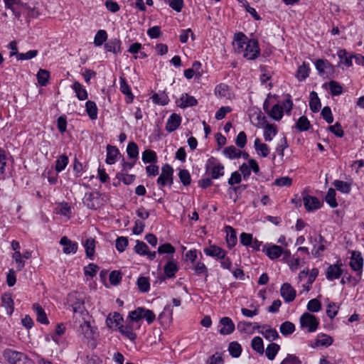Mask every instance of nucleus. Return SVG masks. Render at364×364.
Here are the masks:
<instances>
[{
    "instance_id": "1",
    "label": "nucleus",
    "mask_w": 364,
    "mask_h": 364,
    "mask_svg": "<svg viewBox=\"0 0 364 364\" xmlns=\"http://www.w3.org/2000/svg\"><path fill=\"white\" fill-rule=\"evenodd\" d=\"M206 173H208L212 179H218L224 176V166L214 157L210 156L205 164Z\"/></svg>"
},
{
    "instance_id": "2",
    "label": "nucleus",
    "mask_w": 364,
    "mask_h": 364,
    "mask_svg": "<svg viewBox=\"0 0 364 364\" xmlns=\"http://www.w3.org/2000/svg\"><path fill=\"white\" fill-rule=\"evenodd\" d=\"M301 328H306L309 333L315 332L319 325V321L317 317L310 313H304L299 318Z\"/></svg>"
},
{
    "instance_id": "3",
    "label": "nucleus",
    "mask_w": 364,
    "mask_h": 364,
    "mask_svg": "<svg viewBox=\"0 0 364 364\" xmlns=\"http://www.w3.org/2000/svg\"><path fill=\"white\" fill-rule=\"evenodd\" d=\"M3 355L9 364H27L29 362V359L26 354L10 348L4 350Z\"/></svg>"
},
{
    "instance_id": "4",
    "label": "nucleus",
    "mask_w": 364,
    "mask_h": 364,
    "mask_svg": "<svg viewBox=\"0 0 364 364\" xmlns=\"http://www.w3.org/2000/svg\"><path fill=\"white\" fill-rule=\"evenodd\" d=\"M244 58L247 60H255L260 54V48L259 42L257 39L250 38L246 44L245 48L243 49Z\"/></svg>"
},
{
    "instance_id": "5",
    "label": "nucleus",
    "mask_w": 364,
    "mask_h": 364,
    "mask_svg": "<svg viewBox=\"0 0 364 364\" xmlns=\"http://www.w3.org/2000/svg\"><path fill=\"white\" fill-rule=\"evenodd\" d=\"M343 263L341 259H338L336 264H330L326 272V277L329 281H333L340 278L343 273L342 269Z\"/></svg>"
},
{
    "instance_id": "6",
    "label": "nucleus",
    "mask_w": 364,
    "mask_h": 364,
    "mask_svg": "<svg viewBox=\"0 0 364 364\" xmlns=\"http://www.w3.org/2000/svg\"><path fill=\"white\" fill-rule=\"evenodd\" d=\"M350 267L353 271L357 272V276L358 277V281L361 278L362 269L363 267V259L360 252H353L350 260Z\"/></svg>"
},
{
    "instance_id": "7",
    "label": "nucleus",
    "mask_w": 364,
    "mask_h": 364,
    "mask_svg": "<svg viewBox=\"0 0 364 364\" xmlns=\"http://www.w3.org/2000/svg\"><path fill=\"white\" fill-rule=\"evenodd\" d=\"M303 201L304 207L308 212L318 210L323 205V202H321L317 197L309 195L303 196Z\"/></svg>"
},
{
    "instance_id": "8",
    "label": "nucleus",
    "mask_w": 364,
    "mask_h": 364,
    "mask_svg": "<svg viewBox=\"0 0 364 364\" xmlns=\"http://www.w3.org/2000/svg\"><path fill=\"white\" fill-rule=\"evenodd\" d=\"M100 198V192H90L86 193L85 196L83 203L89 209L97 210V208L99 207Z\"/></svg>"
},
{
    "instance_id": "9",
    "label": "nucleus",
    "mask_w": 364,
    "mask_h": 364,
    "mask_svg": "<svg viewBox=\"0 0 364 364\" xmlns=\"http://www.w3.org/2000/svg\"><path fill=\"white\" fill-rule=\"evenodd\" d=\"M7 9H10L14 16L19 20L21 18V9H23L24 3L21 0H3Z\"/></svg>"
},
{
    "instance_id": "10",
    "label": "nucleus",
    "mask_w": 364,
    "mask_h": 364,
    "mask_svg": "<svg viewBox=\"0 0 364 364\" xmlns=\"http://www.w3.org/2000/svg\"><path fill=\"white\" fill-rule=\"evenodd\" d=\"M60 245L63 246V252L66 255L75 254L78 248L77 242L72 241L67 236H63L59 242Z\"/></svg>"
},
{
    "instance_id": "11",
    "label": "nucleus",
    "mask_w": 364,
    "mask_h": 364,
    "mask_svg": "<svg viewBox=\"0 0 364 364\" xmlns=\"http://www.w3.org/2000/svg\"><path fill=\"white\" fill-rule=\"evenodd\" d=\"M280 294L285 302L290 303L295 299L296 290L289 283H284L280 289Z\"/></svg>"
},
{
    "instance_id": "12",
    "label": "nucleus",
    "mask_w": 364,
    "mask_h": 364,
    "mask_svg": "<svg viewBox=\"0 0 364 364\" xmlns=\"http://www.w3.org/2000/svg\"><path fill=\"white\" fill-rule=\"evenodd\" d=\"M219 324L222 326L219 329V333L221 335H230L235 329V323L230 318L227 316L221 318L219 321Z\"/></svg>"
},
{
    "instance_id": "13",
    "label": "nucleus",
    "mask_w": 364,
    "mask_h": 364,
    "mask_svg": "<svg viewBox=\"0 0 364 364\" xmlns=\"http://www.w3.org/2000/svg\"><path fill=\"white\" fill-rule=\"evenodd\" d=\"M173 168L168 164H165L161 168V173L157 178V184L161 186H166V181L173 174Z\"/></svg>"
},
{
    "instance_id": "14",
    "label": "nucleus",
    "mask_w": 364,
    "mask_h": 364,
    "mask_svg": "<svg viewBox=\"0 0 364 364\" xmlns=\"http://www.w3.org/2000/svg\"><path fill=\"white\" fill-rule=\"evenodd\" d=\"M68 303L72 306L74 312H82L84 309V301L81 298H77V293L68 294Z\"/></svg>"
},
{
    "instance_id": "15",
    "label": "nucleus",
    "mask_w": 364,
    "mask_h": 364,
    "mask_svg": "<svg viewBox=\"0 0 364 364\" xmlns=\"http://www.w3.org/2000/svg\"><path fill=\"white\" fill-rule=\"evenodd\" d=\"M119 90L122 94L125 95V101L127 103H132L134 100V95L132 92L130 86L128 85L125 77H119Z\"/></svg>"
},
{
    "instance_id": "16",
    "label": "nucleus",
    "mask_w": 364,
    "mask_h": 364,
    "mask_svg": "<svg viewBox=\"0 0 364 364\" xmlns=\"http://www.w3.org/2000/svg\"><path fill=\"white\" fill-rule=\"evenodd\" d=\"M181 120V117L179 114H171L166 122V130L169 133L174 132L180 127Z\"/></svg>"
},
{
    "instance_id": "17",
    "label": "nucleus",
    "mask_w": 364,
    "mask_h": 364,
    "mask_svg": "<svg viewBox=\"0 0 364 364\" xmlns=\"http://www.w3.org/2000/svg\"><path fill=\"white\" fill-rule=\"evenodd\" d=\"M119 331L132 341L136 338V334L134 332V323L130 320H127L126 325L122 324L119 327Z\"/></svg>"
},
{
    "instance_id": "18",
    "label": "nucleus",
    "mask_w": 364,
    "mask_h": 364,
    "mask_svg": "<svg viewBox=\"0 0 364 364\" xmlns=\"http://www.w3.org/2000/svg\"><path fill=\"white\" fill-rule=\"evenodd\" d=\"M123 318L118 312L110 313L107 317L106 324L108 328H111L113 326L119 331V327L122 326Z\"/></svg>"
},
{
    "instance_id": "19",
    "label": "nucleus",
    "mask_w": 364,
    "mask_h": 364,
    "mask_svg": "<svg viewBox=\"0 0 364 364\" xmlns=\"http://www.w3.org/2000/svg\"><path fill=\"white\" fill-rule=\"evenodd\" d=\"M248 41V38L243 33L239 32L235 33L234 36V46L235 47V50L239 53H242L244 49V46H246Z\"/></svg>"
},
{
    "instance_id": "20",
    "label": "nucleus",
    "mask_w": 364,
    "mask_h": 364,
    "mask_svg": "<svg viewBox=\"0 0 364 364\" xmlns=\"http://www.w3.org/2000/svg\"><path fill=\"white\" fill-rule=\"evenodd\" d=\"M203 252L207 256L216 257L219 259L222 257L223 258L224 255H227L225 250L216 245H210L209 247L205 248Z\"/></svg>"
},
{
    "instance_id": "21",
    "label": "nucleus",
    "mask_w": 364,
    "mask_h": 364,
    "mask_svg": "<svg viewBox=\"0 0 364 364\" xmlns=\"http://www.w3.org/2000/svg\"><path fill=\"white\" fill-rule=\"evenodd\" d=\"M121 41L118 38H111L104 45V48L107 52H112L115 55L121 53Z\"/></svg>"
},
{
    "instance_id": "22",
    "label": "nucleus",
    "mask_w": 364,
    "mask_h": 364,
    "mask_svg": "<svg viewBox=\"0 0 364 364\" xmlns=\"http://www.w3.org/2000/svg\"><path fill=\"white\" fill-rule=\"evenodd\" d=\"M95 245L96 241L92 237H88L84 242H82V245L85 250L86 257L90 259H92L94 257L95 252Z\"/></svg>"
},
{
    "instance_id": "23",
    "label": "nucleus",
    "mask_w": 364,
    "mask_h": 364,
    "mask_svg": "<svg viewBox=\"0 0 364 364\" xmlns=\"http://www.w3.org/2000/svg\"><path fill=\"white\" fill-rule=\"evenodd\" d=\"M119 154V151L117 146L108 144L107 146L106 163L109 165L115 164Z\"/></svg>"
},
{
    "instance_id": "24",
    "label": "nucleus",
    "mask_w": 364,
    "mask_h": 364,
    "mask_svg": "<svg viewBox=\"0 0 364 364\" xmlns=\"http://www.w3.org/2000/svg\"><path fill=\"white\" fill-rule=\"evenodd\" d=\"M3 306L6 309L8 315H11L14 311V302L11 293H4L1 296Z\"/></svg>"
},
{
    "instance_id": "25",
    "label": "nucleus",
    "mask_w": 364,
    "mask_h": 364,
    "mask_svg": "<svg viewBox=\"0 0 364 364\" xmlns=\"http://www.w3.org/2000/svg\"><path fill=\"white\" fill-rule=\"evenodd\" d=\"M226 242L229 249H232L237 244V238L235 230L231 226H226Z\"/></svg>"
},
{
    "instance_id": "26",
    "label": "nucleus",
    "mask_w": 364,
    "mask_h": 364,
    "mask_svg": "<svg viewBox=\"0 0 364 364\" xmlns=\"http://www.w3.org/2000/svg\"><path fill=\"white\" fill-rule=\"evenodd\" d=\"M33 309L36 314V320L42 324H48L49 321L43 307L38 303L33 305Z\"/></svg>"
},
{
    "instance_id": "27",
    "label": "nucleus",
    "mask_w": 364,
    "mask_h": 364,
    "mask_svg": "<svg viewBox=\"0 0 364 364\" xmlns=\"http://www.w3.org/2000/svg\"><path fill=\"white\" fill-rule=\"evenodd\" d=\"M72 88L74 90L76 97L79 100H85L88 97V94L85 88L77 81L74 82L72 85Z\"/></svg>"
},
{
    "instance_id": "28",
    "label": "nucleus",
    "mask_w": 364,
    "mask_h": 364,
    "mask_svg": "<svg viewBox=\"0 0 364 364\" xmlns=\"http://www.w3.org/2000/svg\"><path fill=\"white\" fill-rule=\"evenodd\" d=\"M181 103L178 105L181 108L193 107L198 105L197 100L187 93L183 94L180 98Z\"/></svg>"
},
{
    "instance_id": "29",
    "label": "nucleus",
    "mask_w": 364,
    "mask_h": 364,
    "mask_svg": "<svg viewBox=\"0 0 364 364\" xmlns=\"http://www.w3.org/2000/svg\"><path fill=\"white\" fill-rule=\"evenodd\" d=\"M321 104L317 93L315 91L310 92L309 107L312 112L316 113L321 109Z\"/></svg>"
},
{
    "instance_id": "30",
    "label": "nucleus",
    "mask_w": 364,
    "mask_h": 364,
    "mask_svg": "<svg viewBox=\"0 0 364 364\" xmlns=\"http://www.w3.org/2000/svg\"><path fill=\"white\" fill-rule=\"evenodd\" d=\"M20 9L21 16L22 15H26L28 18H36L40 15V12L36 6L31 7L26 3H24L23 9Z\"/></svg>"
},
{
    "instance_id": "31",
    "label": "nucleus",
    "mask_w": 364,
    "mask_h": 364,
    "mask_svg": "<svg viewBox=\"0 0 364 364\" xmlns=\"http://www.w3.org/2000/svg\"><path fill=\"white\" fill-rule=\"evenodd\" d=\"M178 271V267L172 261L167 262L164 267V274L167 278H174Z\"/></svg>"
},
{
    "instance_id": "32",
    "label": "nucleus",
    "mask_w": 364,
    "mask_h": 364,
    "mask_svg": "<svg viewBox=\"0 0 364 364\" xmlns=\"http://www.w3.org/2000/svg\"><path fill=\"white\" fill-rule=\"evenodd\" d=\"M85 110L92 120L97 119L98 108L94 101L88 100L85 103Z\"/></svg>"
},
{
    "instance_id": "33",
    "label": "nucleus",
    "mask_w": 364,
    "mask_h": 364,
    "mask_svg": "<svg viewBox=\"0 0 364 364\" xmlns=\"http://www.w3.org/2000/svg\"><path fill=\"white\" fill-rule=\"evenodd\" d=\"M36 77L38 80V83L43 87L46 86L48 82L50 77V72L47 70L44 69H39L36 74Z\"/></svg>"
},
{
    "instance_id": "34",
    "label": "nucleus",
    "mask_w": 364,
    "mask_h": 364,
    "mask_svg": "<svg viewBox=\"0 0 364 364\" xmlns=\"http://www.w3.org/2000/svg\"><path fill=\"white\" fill-rule=\"evenodd\" d=\"M223 153L230 159H239L241 157L242 154V151L232 145L225 147Z\"/></svg>"
},
{
    "instance_id": "35",
    "label": "nucleus",
    "mask_w": 364,
    "mask_h": 364,
    "mask_svg": "<svg viewBox=\"0 0 364 364\" xmlns=\"http://www.w3.org/2000/svg\"><path fill=\"white\" fill-rule=\"evenodd\" d=\"M259 333L262 334L264 338L269 341L277 340L279 338V335L276 329L272 328L269 326H267L263 331H259Z\"/></svg>"
},
{
    "instance_id": "36",
    "label": "nucleus",
    "mask_w": 364,
    "mask_h": 364,
    "mask_svg": "<svg viewBox=\"0 0 364 364\" xmlns=\"http://www.w3.org/2000/svg\"><path fill=\"white\" fill-rule=\"evenodd\" d=\"M283 253V248L279 245H273L268 247L266 250L267 255L271 259L279 258Z\"/></svg>"
},
{
    "instance_id": "37",
    "label": "nucleus",
    "mask_w": 364,
    "mask_h": 364,
    "mask_svg": "<svg viewBox=\"0 0 364 364\" xmlns=\"http://www.w3.org/2000/svg\"><path fill=\"white\" fill-rule=\"evenodd\" d=\"M333 185L334 186L337 191L342 193L348 194L351 191V183L346 181L335 180L333 182Z\"/></svg>"
},
{
    "instance_id": "38",
    "label": "nucleus",
    "mask_w": 364,
    "mask_h": 364,
    "mask_svg": "<svg viewBox=\"0 0 364 364\" xmlns=\"http://www.w3.org/2000/svg\"><path fill=\"white\" fill-rule=\"evenodd\" d=\"M69 163L68 156L66 154H61L55 161V170L57 173L63 171Z\"/></svg>"
},
{
    "instance_id": "39",
    "label": "nucleus",
    "mask_w": 364,
    "mask_h": 364,
    "mask_svg": "<svg viewBox=\"0 0 364 364\" xmlns=\"http://www.w3.org/2000/svg\"><path fill=\"white\" fill-rule=\"evenodd\" d=\"M310 127V122L306 116L300 117L294 126V128L301 132L308 131Z\"/></svg>"
},
{
    "instance_id": "40",
    "label": "nucleus",
    "mask_w": 364,
    "mask_h": 364,
    "mask_svg": "<svg viewBox=\"0 0 364 364\" xmlns=\"http://www.w3.org/2000/svg\"><path fill=\"white\" fill-rule=\"evenodd\" d=\"M295 325L289 321L283 322L279 327L280 333L284 336H287L292 334L295 331Z\"/></svg>"
},
{
    "instance_id": "41",
    "label": "nucleus",
    "mask_w": 364,
    "mask_h": 364,
    "mask_svg": "<svg viewBox=\"0 0 364 364\" xmlns=\"http://www.w3.org/2000/svg\"><path fill=\"white\" fill-rule=\"evenodd\" d=\"M310 68L309 64L305 62L298 68L296 77L299 81H303L309 75Z\"/></svg>"
},
{
    "instance_id": "42",
    "label": "nucleus",
    "mask_w": 364,
    "mask_h": 364,
    "mask_svg": "<svg viewBox=\"0 0 364 364\" xmlns=\"http://www.w3.org/2000/svg\"><path fill=\"white\" fill-rule=\"evenodd\" d=\"M277 127L274 124H267L264 127V138L266 141H270L277 134Z\"/></svg>"
},
{
    "instance_id": "43",
    "label": "nucleus",
    "mask_w": 364,
    "mask_h": 364,
    "mask_svg": "<svg viewBox=\"0 0 364 364\" xmlns=\"http://www.w3.org/2000/svg\"><path fill=\"white\" fill-rule=\"evenodd\" d=\"M337 54L340 59L339 63L344 64L347 67L352 66V58H353V55H348V53L345 49H340Z\"/></svg>"
},
{
    "instance_id": "44",
    "label": "nucleus",
    "mask_w": 364,
    "mask_h": 364,
    "mask_svg": "<svg viewBox=\"0 0 364 364\" xmlns=\"http://www.w3.org/2000/svg\"><path fill=\"white\" fill-rule=\"evenodd\" d=\"M255 148L257 152L263 157H267L269 154V146L266 144L261 143L258 138L255 140Z\"/></svg>"
},
{
    "instance_id": "45",
    "label": "nucleus",
    "mask_w": 364,
    "mask_h": 364,
    "mask_svg": "<svg viewBox=\"0 0 364 364\" xmlns=\"http://www.w3.org/2000/svg\"><path fill=\"white\" fill-rule=\"evenodd\" d=\"M151 100L154 104L162 106L166 105L169 102L168 97L165 92L154 93Z\"/></svg>"
},
{
    "instance_id": "46",
    "label": "nucleus",
    "mask_w": 364,
    "mask_h": 364,
    "mask_svg": "<svg viewBox=\"0 0 364 364\" xmlns=\"http://www.w3.org/2000/svg\"><path fill=\"white\" fill-rule=\"evenodd\" d=\"M247 188V185H240L239 186H233L230 187L228 189V194L230 196V198L233 199L234 202H235L238 198L239 194H240L241 191H245Z\"/></svg>"
},
{
    "instance_id": "47",
    "label": "nucleus",
    "mask_w": 364,
    "mask_h": 364,
    "mask_svg": "<svg viewBox=\"0 0 364 364\" xmlns=\"http://www.w3.org/2000/svg\"><path fill=\"white\" fill-rule=\"evenodd\" d=\"M268 114L274 120H280L284 115L283 107L279 104L274 105Z\"/></svg>"
},
{
    "instance_id": "48",
    "label": "nucleus",
    "mask_w": 364,
    "mask_h": 364,
    "mask_svg": "<svg viewBox=\"0 0 364 364\" xmlns=\"http://www.w3.org/2000/svg\"><path fill=\"white\" fill-rule=\"evenodd\" d=\"M279 350V345L276 343H271L267 347L266 356L269 360H272L274 359Z\"/></svg>"
},
{
    "instance_id": "49",
    "label": "nucleus",
    "mask_w": 364,
    "mask_h": 364,
    "mask_svg": "<svg viewBox=\"0 0 364 364\" xmlns=\"http://www.w3.org/2000/svg\"><path fill=\"white\" fill-rule=\"evenodd\" d=\"M333 343V338L326 334L319 333L317 336V339L316 341V346H326L328 347L331 346Z\"/></svg>"
},
{
    "instance_id": "50",
    "label": "nucleus",
    "mask_w": 364,
    "mask_h": 364,
    "mask_svg": "<svg viewBox=\"0 0 364 364\" xmlns=\"http://www.w3.org/2000/svg\"><path fill=\"white\" fill-rule=\"evenodd\" d=\"M336 191L333 188H328L327 193L325 196L326 202L329 205V206L332 208H335L338 206V203L336 199Z\"/></svg>"
},
{
    "instance_id": "51",
    "label": "nucleus",
    "mask_w": 364,
    "mask_h": 364,
    "mask_svg": "<svg viewBox=\"0 0 364 364\" xmlns=\"http://www.w3.org/2000/svg\"><path fill=\"white\" fill-rule=\"evenodd\" d=\"M127 153L129 159L136 160L139 157V147L134 141H130L127 147Z\"/></svg>"
},
{
    "instance_id": "52",
    "label": "nucleus",
    "mask_w": 364,
    "mask_h": 364,
    "mask_svg": "<svg viewBox=\"0 0 364 364\" xmlns=\"http://www.w3.org/2000/svg\"><path fill=\"white\" fill-rule=\"evenodd\" d=\"M242 347L237 341H232L229 343L228 351L232 358H238L242 353Z\"/></svg>"
},
{
    "instance_id": "53",
    "label": "nucleus",
    "mask_w": 364,
    "mask_h": 364,
    "mask_svg": "<svg viewBox=\"0 0 364 364\" xmlns=\"http://www.w3.org/2000/svg\"><path fill=\"white\" fill-rule=\"evenodd\" d=\"M82 333L87 339H93L95 329L89 321H85L81 326Z\"/></svg>"
},
{
    "instance_id": "54",
    "label": "nucleus",
    "mask_w": 364,
    "mask_h": 364,
    "mask_svg": "<svg viewBox=\"0 0 364 364\" xmlns=\"http://www.w3.org/2000/svg\"><path fill=\"white\" fill-rule=\"evenodd\" d=\"M136 284L139 290L142 293L148 292L150 289L149 277H139L137 279Z\"/></svg>"
},
{
    "instance_id": "55",
    "label": "nucleus",
    "mask_w": 364,
    "mask_h": 364,
    "mask_svg": "<svg viewBox=\"0 0 364 364\" xmlns=\"http://www.w3.org/2000/svg\"><path fill=\"white\" fill-rule=\"evenodd\" d=\"M141 159L144 163H155L157 161V156L154 151L146 149L142 153Z\"/></svg>"
},
{
    "instance_id": "56",
    "label": "nucleus",
    "mask_w": 364,
    "mask_h": 364,
    "mask_svg": "<svg viewBox=\"0 0 364 364\" xmlns=\"http://www.w3.org/2000/svg\"><path fill=\"white\" fill-rule=\"evenodd\" d=\"M107 33L105 30H99L94 38V44L95 46H101L107 40Z\"/></svg>"
},
{
    "instance_id": "57",
    "label": "nucleus",
    "mask_w": 364,
    "mask_h": 364,
    "mask_svg": "<svg viewBox=\"0 0 364 364\" xmlns=\"http://www.w3.org/2000/svg\"><path fill=\"white\" fill-rule=\"evenodd\" d=\"M251 347L258 353L263 354L264 349L262 338L259 336L253 338L251 341Z\"/></svg>"
},
{
    "instance_id": "58",
    "label": "nucleus",
    "mask_w": 364,
    "mask_h": 364,
    "mask_svg": "<svg viewBox=\"0 0 364 364\" xmlns=\"http://www.w3.org/2000/svg\"><path fill=\"white\" fill-rule=\"evenodd\" d=\"M136 175L134 174H128V173H117L116 174V178L123 182L125 185L132 184L136 179Z\"/></svg>"
},
{
    "instance_id": "59",
    "label": "nucleus",
    "mask_w": 364,
    "mask_h": 364,
    "mask_svg": "<svg viewBox=\"0 0 364 364\" xmlns=\"http://www.w3.org/2000/svg\"><path fill=\"white\" fill-rule=\"evenodd\" d=\"M143 307H138L129 313L127 320L134 322H140L143 318Z\"/></svg>"
},
{
    "instance_id": "60",
    "label": "nucleus",
    "mask_w": 364,
    "mask_h": 364,
    "mask_svg": "<svg viewBox=\"0 0 364 364\" xmlns=\"http://www.w3.org/2000/svg\"><path fill=\"white\" fill-rule=\"evenodd\" d=\"M331 94L333 96H338L343 93V89L339 82L331 80L328 83Z\"/></svg>"
},
{
    "instance_id": "61",
    "label": "nucleus",
    "mask_w": 364,
    "mask_h": 364,
    "mask_svg": "<svg viewBox=\"0 0 364 364\" xmlns=\"http://www.w3.org/2000/svg\"><path fill=\"white\" fill-rule=\"evenodd\" d=\"M318 274V270L317 268H313L311 270V272H310V274L309 275L308 281L306 282V284H304L303 285L304 289L306 291H309L311 289L312 284L315 281V279H316Z\"/></svg>"
},
{
    "instance_id": "62",
    "label": "nucleus",
    "mask_w": 364,
    "mask_h": 364,
    "mask_svg": "<svg viewBox=\"0 0 364 364\" xmlns=\"http://www.w3.org/2000/svg\"><path fill=\"white\" fill-rule=\"evenodd\" d=\"M178 178L184 186H188L191 183V177L190 173L186 169L179 170Z\"/></svg>"
},
{
    "instance_id": "63",
    "label": "nucleus",
    "mask_w": 364,
    "mask_h": 364,
    "mask_svg": "<svg viewBox=\"0 0 364 364\" xmlns=\"http://www.w3.org/2000/svg\"><path fill=\"white\" fill-rule=\"evenodd\" d=\"M134 250L136 254H138L139 255L144 256V255H146V254H147V251L149 250V247L147 246V245L145 242L137 240L136 241V245H135Z\"/></svg>"
},
{
    "instance_id": "64",
    "label": "nucleus",
    "mask_w": 364,
    "mask_h": 364,
    "mask_svg": "<svg viewBox=\"0 0 364 364\" xmlns=\"http://www.w3.org/2000/svg\"><path fill=\"white\" fill-rule=\"evenodd\" d=\"M307 309L310 312L316 313L321 309V303L317 299H311L307 304Z\"/></svg>"
}]
</instances>
